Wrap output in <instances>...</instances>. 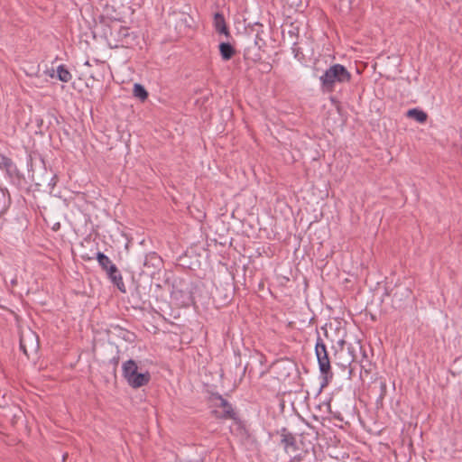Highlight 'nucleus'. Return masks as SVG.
I'll use <instances>...</instances> for the list:
<instances>
[{
    "label": "nucleus",
    "mask_w": 462,
    "mask_h": 462,
    "mask_svg": "<svg viewBox=\"0 0 462 462\" xmlns=\"http://www.w3.org/2000/svg\"><path fill=\"white\" fill-rule=\"evenodd\" d=\"M292 52L294 53V57L298 60H300L303 57V54L300 51V48L297 46V42L293 43V46L291 48Z\"/></svg>",
    "instance_id": "21"
},
{
    "label": "nucleus",
    "mask_w": 462,
    "mask_h": 462,
    "mask_svg": "<svg viewBox=\"0 0 462 462\" xmlns=\"http://www.w3.org/2000/svg\"><path fill=\"white\" fill-rule=\"evenodd\" d=\"M2 167L6 171V176L10 179V181L17 188H21L23 185V178L18 171L15 164L11 159L2 155Z\"/></svg>",
    "instance_id": "9"
},
{
    "label": "nucleus",
    "mask_w": 462,
    "mask_h": 462,
    "mask_svg": "<svg viewBox=\"0 0 462 462\" xmlns=\"http://www.w3.org/2000/svg\"><path fill=\"white\" fill-rule=\"evenodd\" d=\"M272 69V65L270 63H265L264 64V70L265 71H270Z\"/></svg>",
    "instance_id": "25"
},
{
    "label": "nucleus",
    "mask_w": 462,
    "mask_h": 462,
    "mask_svg": "<svg viewBox=\"0 0 462 462\" xmlns=\"http://www.w3.org/2000/svg\"><path fill=\"white\" fill-rule=\"evenodd\" d=\"M96 258L98 264L101 266L102 270L106 272L113 284L116 285L120 291L125 292L123 277L116 265L113 263L110 258L102 252H97Z\"/></svg>",
    "instance_id": "5"
},
{
    "label": "nucleus",
    "mask_w": 462,
    "mask_h": 462,
    "mask_svg": "<svg viewBox=\"0 0 462 462\" xmlns=\"http://www.w3.org/2000/svg\"><path fill=\"white\" fill-rule=\"evenodd\" d=\"M15 281L14 280H12V284H15Z\"/></svg>",
    "instance_id": "30"
},
{
    "label": "nucleus",
    "mask_w": 462,
    "mask_h": 462,
    "mask_svg": "<svg viewBox=\"0 0 462 462\" xmlns=\"http://www.w3.org/2000/svg\"><path fill=\"white\" fill-rule=\"evenodd\" d=\"M351 73L345 66L334 64L320 76L321 89L325 93H332L337 84L347 83L351 80Z\"/></svg>",
    "instance_id": "2"
},
{
    "label": "nucleus",
    "mask_w": 462,
    "mask_h": 462,
    "mask_svg": "<svg viewBox=\"0 0 462 462\" xmlns=\"http://www.w3.org/2000/svg\"><path fill=\"white\" fill-rule=\"evenodd\" d=\"M278 433L281 436L280 445L286 453H293L298 449L296 437L286 428H282Z\"/></svg>",
    "instance_id": "11"
},
{
    "label": "nucleus",
    "mask_w": 462,
    "mask_h": 462,
    "mask_svg": "<svg viewBox=\"0 0 462 462\" xmlns=\"http://www.w3.org/2000/svg\"><path fill=\"white\" fill-rule=\"evenodd\" d=\"M134 96L141 101H144L148 98V92L143 85L135 83L134 85Z\"/></svg>",
    "instance_id": "17"
},
{
    "label": "nucleus",
    "mask_w": 462,
    "mask_h": 462,
    "mask_svg": "<svg viewBox=\"0 0 462 462\" xmlns=\"http://www.w3.org/2000/svg\"><path fill=\"white\" fill-rule=\"evenodd\" d=\"M355 364H358L360 367V379L365 382L366 380L373 381L375 364H374L367 356L366 351L362 346V353L356 356Z\"/></svg>",
    "instance_id": "8"
},
{
    "label": "nucleus",
    "mask_w": 462,
    "mask_h": 462,
    "mask_svg": "<svg viewBox=\"0 0 462 462\" xmlns=\"http://www.w3.org/2000/svg\"><path fill=\"white\" fill-rule=\"evenodd\" d=\"M110 38L115 48H129L136 42L137 35L129 27L116 23L110 26Z\"/></svg>",
    "instance_id": "6"
},
{
    "label": "nucleus",
    "mask_w": 462,
    "mask_h": 462,
    "mask_svg": "<svg viewBox=\"0 0 462 462\" xmlns=\"http://www.w3.org/2000/svg\"><path fill=\"white\" fill-rule=\"evenodd\" d=\"M59 228H60V223H56V224L53 226V227H52V229H53V230H55V231H56V230H58Z\"/></svg>",
    "instance_id": "27"
},
{
    "label": "nucleus",
    "mask_w": 462,
    "mask_h": 462,
    "mask_svg": "<svg viewBox=\"0 0 462 462\" xmlns=\"http://www.w3.org/2000/svg\"><path fill=\"white\" fill-rule=\"evenodd\" d=\"M334 349V362L336 365L341 368L343 371L347 370L348 378L351 379L354 376L355 366L353 364L356 363V356L362 353V344L359 340L354 342H347L344 339L337 341V346H333Z\"/></svg>",
    "instance_id": "1"
},
{
    "label": "nucleus",
    "mask_w": 462,
    "mask_h": 462,
    "mask_svg": "<svg viewBox=\"0 0 462 462\" xmlns=\"http://www.w3.org/2000/svg\"><path fill=\"white\" fill-rule=\"evenodd\" d=\"M210 401L214 402L215 406L223 409L222 412H219L217 410L212 411L216 418L222 420L236 419V413L234 411L232 404L227 400L223 398L222 395L217 393H213L210 395Z\"/></svg>",
    "instance_id": "7"
},
{
    "label": "nucleus",
    "mask_w": 462,
    "mask_h": 462,
    "mask_svg": "<svg viewBox=\"0 0 462 462\" xmlns=\"http://www.w3.org/2000/svg\"><path fill=\"white\" fill-rule=\"evenodd\" d=\"M66 457H67V454L63 456L62 460L65 461Z\"/></svg>",
    "instance_id": "29"
},
{
    "label": "nucleus",
    "mask_w": 462,
    "mask_h": 462,
    "mask_svg": "<svg viewBox=\"0 0 462 462\" xmlns=\"http://www.w3.org/2000/svg\"><path fill=\"white\" fill-rule=\"evenodd\" d=\"M315 354L317 356L319 372L324 380L322 386H325L330 380H332L333 373L331 370L330 359L327 350V346L323 342L319 333L315 345Z\"/></svg>",
    "instance_id": "4"
},
{
    "label": "nucleus",
    "mask_w": 462,
    "mask_h": 462,
    "mask_svg": "<svg viewBox=\"0 0 462 462\" xmlns=\"http://www.w3.org/2000/svg\"><path fill=\"white\" fill-rule=\"evenodd\" d=\"M120 361L119 350L116 351V356H114L109 361L108 365L112 366V373L116 375V369Z\"/></svg>",
    "instance_id": "19"
},
{
    "label": "nucleus",
    "mask_w": 462,
    "mask_h": 462,
    "mask_svg": "<svg viewBox=\"0 0 462 462\" xmlns=\"http://www.w3.org/2000/svg\"><path fill=\"white\" fill-rule=\"evenodd\" d=\"M149 257L152 259V260H157L158 262L161 261V258L155 254V253H152L149 255ZM147 259H148V255L146 256L145 258V261H144V264L146 265L147 264Z\"/></svg>",
    "instance_id": "23"
},
{
    "label": "nucleus",
    "mask_w": 462,
    "mask_h": 462,
    "mask_svg": "<svg viewBox=\"0 0 462 462\" xmlns=\"http://www.w3.org/2000/svg\"><path fill=\"white\" fill-rule=\"evenodd\" d=\"M122 374L127 383L134 389L148 384L151 380L149 372L138 373V365L133 359L123 363Z\"/></svg>",
    "instance_id": "3"
},
{
    "label": "nucleus",
    "mask_w": 462,
    "mask_h": 462,
    "mask_svg": "<svg viewBox=\"0 0 462 462\" xmlns=\"http://www.w3.org/2000/svg\"><path fill=\"white\" fill-rule=\"evenodd\" d=\"M406 115L419 123H425L428 118V115L423 110L418 108L409 109Z\"/></svg>",
    "instance_id": "15"
},
{
    "label": "nucleus",
    "mask_w": 462,
    "mask_h": 462,
    "mask_svg": "<svg viewBox=\"0 0 462 462\" xmlns=\"http://www.w3.org/2000/svg\"><path fill=\"white\" fill-rule=\"evenodd\" d=\"M274 369L278 378L280 380H285L290 377L291 373L295 370V365L289 360L281 361L274 365Z\"/></svg>",
    "instance_id": "12"
},
{
    "label": "nucleus",
    "mask_w": 462,
    "mask_h": 462,
    "mask_svg": "<svg viewBox=\"0 0 462 462\" xmlns=\"http://www.w3.org/2000/svg\"><path fill=\"white\" fill-rule=\"evenodd\" d=\"M289 462H319L313 454L307 451L294 456Z\"/></svg>",
    "instance_id": "16"
},
{
    "label": "nucleus",
    "mask_w": 462,
    "mask_h": 462,
    "mask_svg": "<svg viewBox=\"0 0 462 462\" xmlns=\"http://www.w3.org/2000/svg\"><path fill=\"white\" fill-rule=\"evenodd\" d=\"M1 192H2L3 195H5V192L9 195L7 189H5L2 188Z\"/></svg>",
    "instance_id": "28"
},
{
    "label": "nucleus",
    "mask_w": 462,
    "mask_h": 462,
    "mask_svg": "<svg viewBox=\"0 0 462 462\" xmlns=\"http://www.w3.org/2000/svg\"><path fill=\"white\" fill-rule=\"evenodd\" d=\"M20 349L29 357V352L36 351L38 348V337L32 330L20 335Z\"/></svg>",
    "instance_id": "10"
},
{
    "label": "nucleus",
    "mask_w": 462,
    "mask_h": 462,
    "mask_svg": "<svg viewBox=\"0 0 462 462\" xmlns=\"http://www.w3.org/2000/svg\"><path fill=\"white\" fill-rule=\"evenodd\" d=\"M256 37H258V35H257ZM259 41H263V40H262V39H260V38H257V39L255 40L254 43H255L256 45H258V48H259V49H261V48H262V46L260 45Z\"/></svg>",
    "instance_id": "26"
},
{
    "label": "nucleus",
    "mask_w": 462,
    "mask_h": 462,
    "mask_svg": "<svg viewBox=\"0 0 462 462\" xmlns=\"http://www.w3.org/2000/svg\"><path fill=\"white\" fill-rule=\"evenodd\" d=\"M57 180H58L57 175H53V177L51 178V181L49 183V186L51 187V189H52L55 187V185L57 183Z\"/></svg>",
    "instance_id": "24"
},
{
    "label": "nucleus",
    "mask_w": 462,
    "mask_h": 462,
    "mask_svg": "<svg viewBox=\"0 0 462 462\" xmlns=\"http://www.w3.org/2000/svg\"><path fill=\"white\" fill-rule=\"evenodd\" d=\"M219 52L222 60H229L236 53V50L229 42H221L219 44Z\"/></svg>",
    "instance_id": "14"
},
{
    "label": "nucleus",
    "mask_w": 462,
    "mask_h": 462,
    "mask_svg": "<svg viewBox=\"0 0 462 462\" xmlns=\"http://www.w3.org/2000/svg\"><path fill=\"white\" fill-rule=\"evenodd\" d=\"M214 26L218 33L225 34L226 37L230 36L228 27L226 26L225 17L220 13L214 14Z\"/></svg>",
    "instance_id": "13"
},
{
    "label": "nucleus",
    "mask_w": 462,
    "mask_h": 462,
    "mask_svg": "<svg viewBox=\"0 0 462 462\" xmlns=\"http://www.w3.org/2000/svg\"><path fill=\"white\" fill-rule=\"evenodd\" d=\"M32 163H35V164H39L40 168L42 167L43 165V162L42 160V158L40 156H37V155H34V156H32Z\"/></svg>",
    "instance_id": "22"
},
{
    "label": "nucleus",
    "mask_w": 462,
    "mask_h": 462,
    "mask_svg": "<svg viewBox=\"0 0 462 462\" xmlns=\"http://www.w3.org/2000/svg\"><path fill=\"white\" fill-rule=\"evenodd\" d=\"M57 77L62 82H69L72 76L64 65H60L57 68Z\"/></svg>",
    "instance_id": "18"
},
{
    "label": "nucleus",
    "mask_w": 462,
    "mask_h": 462,
    "mask_svg": "<svg viewBox=\"0 0 462 462\" xmlns=\"http://www.w3.org/2000/svg\"><path fill=\"white\" fill-rule=\"evenodd\" d=\"M398 293H400L401 296L408 298L411 294V291L405 287L400 288L394 292L393 298H395L398 295Z\"/></svg>",
    "instance_id": "20"
}]
</instances>
